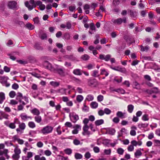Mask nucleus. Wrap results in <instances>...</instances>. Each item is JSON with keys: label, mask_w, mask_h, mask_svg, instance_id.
Returning a JSON list of instances; mask_svg holds the SVG:
<instances>
[{"label": "nucleus", "mask_w": 160, "mask_h": 160, "mask_svg": "<svg viewBox=\"0 0 160 160\" xmlns=\"http://www.w3.org/2000/svg\"><path fill=\"white\" fill-rule=\"evenodd\" d=\"M21 119L23 121H26L28 118L32 119V118L30 116H28L25 113H22L20 115Z\"/></svg>", "instance_id": "nucleus-10"}, {"label": "nucleus", "mask_w": 160, "mask_h": 160, "mask_svg": "<svg viewBox=\"0 0 160 160\" xmlns=\"http://www.w3.org/2000/svg\"><path fill=\"white\" fill-rule=\"evenodd\" d=\"M124 152V150L121 148H119L117 150V152L120 155L123 154Z\"/></svg>", "instance_id": "nucleus-42"}, {"label": "nucleus", "mask_w": 160, "mask_h": 160, "mask_svg": "<svg viewBox=\"0 0 160 160\" xmlns=\"http://www.w3.org/2000/svg\"><path fill=\"white\" fill-rule=\"evenodd\" d=\"M91 106L92 108H96L98 107V104L96 102H91Z\"/></svg>", "instance_id": "nucleus-31"}, {"label": "nucleus", "mask_w": 160, "mask_h": 160, "mask_svg": "<svg viewBox=\"0 0 160 160\" xmlns=\"http://www.w3.org/2000/svg\"><path fill=\"white\" fill-rule=\"evenodd\" d=\"M148 125V124L146 123H140L138 125V127L141 128H145L147 127Z\"/></svg>", "instance_id": "nucleus-30"}, {"label": "nucleus", "mask_w": 160, "mask_h": 160, "mask_svg": "<svg viewBox=\"0 0 160 160\" xmlns=\"http://www.w3.org/2000/svg\"><path fill=\"white\" fill-rule=\"evenodd\" d=\"M43 144L41 142H38L37 143V146L38 148H42L43 147Z\"/></svg>", "instance_id": "nucleus-59"}, {"label": "nucleus", "mask_w": 160, "mask_h": 160, "mask_svg": "<svg viewBox=\"0 0 160 160\" xmlns=\"http://www.w3.org/2000/svg\"><path fill=\"white\" fill-rule=\"evenodd\" d=\"M134 149V147L132 145H130L128 148V150L129 151H132Z\"/></svg>", "instance_id": "nucleus-63"}, {"label": "nucleus", "mask_w": 160, "mask_h": 160, "mask_svg": "<svg viewBox=\"0 0 160 160\" xmlns=\"http://www.w3.org/2000/svg\"><path fill=\"white\" fill-rule=\"evenodd\" d=\"M131 143L133 147L134 146H136L138 145V142L136 141L133 140L131 142Z\"/></svg>", "instance_id": "nucleus-62"}, {"label": "nucleus", "mask_w": 160, "mask_h": 160, "mask_svg": "<svg viewBox=\"0 0 160 160\" xmlns=\"http://www.w3.org/2000/svg\"><path fill=\"white\" fill-rule=\"evenodd\" d=\"M25 4L30 11L35 8L37 6H39V9L41 10H43L45 8V6L42 4V2L40 1L35 2L34 0H30L29 2H25Z\"/></svg>", "instance_id": "nucleus-1"}, {"label": "nucleus", "mask_w": 160, "mask_h": 160, "mask_svg": "<svg viewBox=\"0 0 160 160\" xmlns=\"http://www.w3.org/2000/svg\"><path fill=\"white\" fill-rule=\"evenodd\" d=\"M104 153L105 154L107 155H110L111 152V150L110 149H105L104 151Z\"/></svg>", "instance_id": "nucleus-48"}, {"label": "nucleus", "mask_w": 160, "mask_h": 160, "mask_svg": "<svg viewBox=\"0 0 160 160\" xmlns=\"http://www.w3.org/2000/svg\"><path fill=\"white\" fill-rule=\"evenodd\" d=\"M40 33V38L42 40H44L47 38V35L45 33L43 32L42 30H41Z\"/></svg>", "instance_id": "nucleus-13"}, {"label": "nucleus", "mask_w": 160, "mask_h": 160, "mask_svg": "<svg viewBox=\"0 0 160 160\" xmlns=\"http://www.w3.org/2000/svg\"><path fill=\"white\" fill-rule=\"evenodd\" d=\"M134 109V106L132 105H129L128 106V112L130 113H132Z\"/></svg>", "instance_id": "nucleus-25"}, {"label": "nucleus", "mask_w": 160, "mask_h": 160, "mask_svg": "<svg viewBox=\"0 0 160 160\" xmlns=\"http://www.w3.org/2000/svg\"><path fill=\"white\" fill-rule=\"evenodd\" d=\"M8 8L11 9H14L18 8L17 2L14 1L9 2L8 3Z\"/></svg>", "instance_id": "nucleus-7"}, {"label": "nucleus", "mask_w": 160, "mask_h": 160, "mask_svg": "<svg viewBox=\"0 0 160 160\" xmlns=\"http://www.w3.org/2000/svg\"><path fill=\"white\" fill-rule=\"evenodd\" d=\"M103 96L100 95L97 97V100L99 102H101L103 101Z\"/></svg>", "instance_id": "nucleus-55"}, {"label": "nucleus", "mask_w": 160, "mask_h": 160, "mask_svg": "<svg viewBox=\"0 0 160 160\" xmlns=\"http://www.w3.org/2000/svg\"><path fill=\"white\" fill-rule=\"evenodd\" d=\"M4 71L6 72H8L10 71V68L7 66H5L3 68Z\"/></svg>", "instance_id": "nucleus-60"}, {"label": "nucleus", "mask_w": 160, "mask_h": 160, "mask_svg": "<svg viewBox=\"0 0 160 160\" xmlns=\"http://www.w3.org/2000/svg\"><path fill=\"white\" fill-rule=\"evenodd\" d=\"M151 92L152 93H157L159 92V90L158 88L156 87L153 88L152 89Z\"/></svg>", "instance_id": "nucleus-40"}, {"label": "nucleus", "mask_w": 160, "mask_h": 160, "mask_svg": "<svg viewBox=\"0 0 160 160\" xmlns=\"http://www.w3.org/2000/svg\"><path fill=\"white\" fill-rule=\"evenodd\" d=\"M81 58L82 60L86 61L89 58V56L88 55L84 54L82 56Z\"/></svg>", "instance_id": "nucleus-33"}, {"label": "nucleus", "mask_w": 160, "mask_h": 160, "mask_svg": "<svg viewBox=\"0 0 160 160\" xmlns=\"http://www.w3.org/2000/svg\"><path fill=\"white\" fill-rule=\"evenodd\" d=\"M34 48L38 50H42V48L40 46L39 43H36L34 45Z\"/></svg>", "instance_id": "nucleus-47"}, {"label": "nucleus", "mask_w": 160, "mask_h": 160, "mask_svg": "<svg viewBox=\"0 0 160 160\" xmlns=\"http://www.w3.org/2000/svg\"><path fill=\"white\" fill-rule=\"evenodd\" d=\"M18 122V119L16 118L14 119L13 122L9 123L8 121H6L4 122V124L6 126L9 128L14 129L16 128V126L15 124L16 123L17 124Z\"/></svg>", "instance_id": "nucleus-4"}, {"label": "nucleus", "mask_w": 160, "mask_h": 160, "mask_svg": "<svg viewBox=\"0 0 160 160\" xmlns=\"http://www.w3.org/2000/svg\"><path fill=\"white\" fill-rule=\"evenodd\" d=\"M19 88V86L18 84L16 83H14L12 85V88L14 89L17 90Z\"/></svg>", "instance_id": "nucleus-53"}, {"label": "nucleus", "mask_w": 160, "mask_h": 160, "mask_svg": "<svg viewBox=\"0 0 160 160\" xmlns=\"http://www.w3.org/2000/svg\"><path fill=\"white\" fill-rule=\"evenodd\" d=\"M31 112L34 115H38L40 113V112L39 110L35 108L31 110Z\"/></svg>", "instance_id": "nucleus-12"}, {"label": "nucleus", "mask_w": 160, "mask_h": 160, "mask_svg": "<svg viewBox=\"0 0 160 160\" xmlns=\"http://www.w3.org/2000/svg\"><path fill=\"white\" fill-rule=\"evenodd\" d=\"M16 92L13 91H11L9 93V96L11 98H13L16 95Z\"/></svg>", "instance_id": "nucleus-49"}, {"label": "nucleus", "mask_w": 160, "mask_h": 160, "mask_svg": "<svg viewBox=\"0 0 160 160\" xmlns=\"http://www.w3.org/2000/svg\"><path fill=\"white\" fill-rule=\"evenodd\" d=\"M26 27L28 29L30 30L33 29L34 28V26L30 23L27 24L26 25Z\"/></svg>", "instance_id": "nucleus-26"}, {"label": "nucleus", "mask_w": 160, "mask_h": 160, "mask_svg": "<svg viewBox=\"0 0 160 160\" xmlns=\"http://www.w3.org/2000/svg\"><path fill=\"white\" fill-rule=\"evenodd\" d=\"M34 159L35 160H46V158L44 157H40V155H35Z\"/></svg>", "instance_id": "nucleus-20"}, {"label": "nucleus", "mask_w": 160, "mask_h": 160, "mask_svg": "<svg viewBox=\"0 0 160 160\" xmlns=\"http://www.w3.org/2000/svg\"><path fill=\"white\" fill-rule=\"evenodd\" d=\"M0 114L3 117V118H4L6 119L8 118L9 115L8 114L5 113L4 112L2 111H1L0 112Z\"/></svg>", "instance_id": "nucleus-36"}, {"label": "nucleus", "mask_w": 160, "mask_h": 160, "mask_svg": "<svg viewBox=\"0 0 160 160\" xmlns=\"http://www.w3.org/2000/svg\"><path fill=\"white\" fill-rule=\"evenodd\" d=\"M20 155L16 154H14L12 156V158L13 160H18L20 158Z\"/></svg>", "instance_id": "nucleus-41"}, {"label": "nucleus", "mask_w": 160, "mask_h": 160, "mask_svg": "<svg viewBox=\"0 0 160 160\" xmlns=\"http://www.w3.org/2000/svg\"><path fill=\"white\" fill-rule=\"evenodd\" d=\"M12 138L14 142L17 141L19 144L22 145L24 143V140L19 138L18 137L17 135L13 136Z\"/></svg>", "instance_id": "nucleus-8"}, {"label": "nucleus", "mask_w": 160, "mask_h": 160, "mask_svg": "<svg viewBox=\"0 0 160 160\" xmlns=\"http://www.w3.org/2000/svg\"><path fill=\"white\" fill-rule=\"evenodd\" d=\"M79 119V117L78 115H72L71 120L73 122H75Z\"/></svg>", "instance_id": "nucleus-16"}, {"label": "nucleus", "mask_w": 160, "mask_h": 160, "mask_svg": "<svg viewBox=\"0 0 160 160\" xmlns=\"http://www.w3.org/2000/svg\"><path fill=\"white\" fill-rule=\"evenodd\" d=\"M18 102L14 100H11L10 101V104L12 105H14L17 104Z\"/></svg>", "instance_id": "nucleus-57"}, {"label": "nucleus", "mask_w": 160, "mask_h": 160, "mask_svg": "<svg viewBox=\"0 0 160 160\" xmlns=\"http://www.w3.org/2000/svg\"><path fill=\"white\" fill-rule=\"evenodd\" d=\"M141 51L142 52H147L149 50V48L148 46H146L144 47L142 45L140 46Z\"/></svg>", "instance_id": "nucleus-23"}, {"label": "nucleus", "mask_w": 160, "mask_h": 160, "mask_svg": "<svg viewBox=\"0 0 160 160\" xmlns=\"http://www.w3.org/2000/svg\"><path fill=\"white\" fill-rule=\"evenodd\" d=\"M142 119L144 121H148L149 120L148 115L147 114L143 115L142 117Z\"/></svg>", "instance_id": "nucleus-46"}, {"label": "nucleus", "mask_w": 160, "mask_h": 160, "mask_svg": "<svg viewBox=\"0 0 160 160\" xmlns=\"http://www.w3.org/2000/svg\"><path fill=\"white\" fill-rule=\"evenodd\" d=\"M72 81H75L78 83H80L81 82V80L80 79L74 77H72Z\"/></svg>", "instance_id": "nucleus-44"}, {"label": "nucleus", "mask_w": 160, "mask_h": 160, "mask_svg": "<svg viewBox=\"0 0 160 160\" xmlns=\"http://www.w3.org/2000/svg\"><path fill=\"white\" fill-rule=\"evenodd\" d=\"M60 27L62 28H66L67 29H69L70 28V22H67L66 25L62 24L60 25Z\"/></svg>", "instance_id": "nucleus-18"}, {"label": "nucleus", "mask_w": 160, "mask_h": 160, "mask_svg": "<svg viewBox=\"0 0 160 160\" xmlns=\"http://www.w3.org/2000/svg\"><path fill=\"white\" fill-rule=\"evenodd\" d=\"M96 83L95 80H91L88 82V84L90 86H95Z\"/></svg>", "instance_id": "nucleus-35"}, {"label": "nucleus", "mask_w": 160, "mask_h": 160, "mask_svg": "<svg viewBox=\"0 0 160 160\" xmlns=\"http://www.w3.org/2000/svg\"><path fill=\"white\" fill-rule=\"evenodd\" d=\"M155 145L157 146H160V140L154 139L153 140Z\"/></svg>", "instance_id": "nucleus-43"}, {"label": "nucleus", "mask_w": 160, "mask_h": 160, "mask_svg": "<svg viewBox=\"0 0 160 160\" xmlns=\"http://www.w3.org/2000/svg\"><path fill=\"white\" fill-rule=\"evenodd\" d=\"M89 119L87 118H85L84 119L83 122L84 124V126H88V123L89 122Z\"/></svg>", "instance_id": "nucleus-52"}, {"label": "nucleus", "mask_w": 160, "mask_h": 160, "mask_svg": "<svg viewBox=\"0 0 160 160\" xmlns=\"http://www.w3.org/2000/svg\"><path fill=\"white\" fill-rule=\"evenodd\" d=\"M43 65L44 68L51 71H53L55 70L54 68L53 67L51 64L48 61H44L43 63Z\"/></svg>", "instance_id": "nucleus-6"}, {"label": "nucleus", "mask_w": 160, "mask_h": 160, "mask_svg": "<svg viewBox=\"0 0 160 160\" xmlns=\"http://www.w3.org/2000/svg\"><path fill=\"white\" fill-rule=\"evenodd\" d=\"M61 76H63L64 74L63 69L62 68H57L55 70Z\"/></svg>", "instance_id": "nucleus-14"}, {"label": "nucleus", "mask_w": 160, "mask_h": 160, "mask_svg": "<svg viewBox=\"0 0 160 160\" xmlns=\"http://www.w3.org/2000/svg\"><path fill=\"white\" fill-rule=\"evenodd\" d=\"M90 28L91 30L94 31L95 32L96 30L95 27L94 25V24L92 23L90 25Z\"/></svg>", "instance_id": "nucleus-50"}, {"label": "nucleus", "mask_w": 160, "mask_h": 160, "mask_svg": "<svg viewBox=\"0 0 160 160\" xmlns=\"http://www.w3.org/2000/svg\"><path fill=\"white\" fill-rule=\"evenodd\" d=\"M35 121L38 123H40L42 121L41 117L38 115H37L34 117Z\"/></svg>", "instance_id": "nucleus-24"}, {"label": "nucleus", "mask_w": 160, "mask_h": 160, "mask_svg": "<svg viewBox=\"0 0 160 160\" xmlns=\"http://www.w3.org/2000/svg\"><path fill=\"white\" fill-rule=\"evenodd\" d=\"M74 130L72 131V133L73 134H76L78 132L79 129H81V126L78 125H76L73 127Z\"/></svg>", "instance_id": "nucleus-11"}, {"label": "nucleus", "mask_w": 160, "mask_h": 160, "mask_svg": "<svg viewBox=\"0 0 160 160\" xmlns=\"http://www.w3.org/2000/svg\"><path fill=\"white\" fill-rule=\"evenodd\" d=\"M89 128L88 126H83V132H82V134L83 135L89 136L91 134L90 132L88 131Z\"/></svg>", "instance_id": "nucleus-9"}, {"label": "nucleus", "mask_w": 160, "mask_h": 160, "mask_svg": "<svg viewBox=\"0 0 160 160\" xmlns=\"http://www.w3.org/2000/svg\"><path fill=\"white\" fill-rule=\"evenodd\" d=\"M98 72L97 70H94L92 76L94 77H98L99 75H98Z\"/></svg>", "instance_id": "nucleus-58"}, {"label": "nucleus", "mask_w": 160, "mask_h": 160, "mask_svg": "<svg viewBox=\"0 0 160 160\" xmlns=\"http://www.w3.org/2000/svg\"><path fill=\"white\" fill-rule=\"evenodd\" d=\"M66 89L64 88H62L57 91V92L60 93L61 94H64L65 93Z\"/></svg>", "instance_id": "nucleus-34"}, {"label": "nucleus", "mask_w": 160, "mask_h": 160, "mask_svg": "<svg viewBox=\"0 0 160 160\" xmlns=\"http://www.w3.org/2000/svg\"><path fill=\"white\" fill-rule=\"evenodd\" d=\"M53 130V127L49 125L43 127L40 131L41 133L43 135H47L51 133Z\"/></svg>", "instance_id": "nucleus-3"}, {"label": "nucleus", "mask_w": 160, "mask_h": 160, "mask_svg": "<svg viewBox=\"0 0 160 160\" xmlns=\"http://www.w3.org/2000/svg\"><path fill=\"white\" fill-rule=\"evenodd\" d=\"M28 125L29 127L33 128L36 126L35 123L33 122H28Z\"/></svg>", "instance_id": "nucleus-45"}, {"label": "nucleus", "mask_w": 160, "mask_h": 160, "mask_svg": "<svg viewBox=\"0 0 160 160\" xmlns=\"http://www.w3.org/2000/svg\"><path fill=\"white\" fill-rule=\"evenodd\" d=\"M93 150L95 153H98L100 152L99 148L97 146L94 147L93 148Z\"/></svg>", "instance_id": "nucleus-54"}, {"label": "nucleus", "mask_w": 160, "mask_h": 160, "mask_svg": "<svg viewBox=\"0 0 160 160\" xmlns=\"http://www.w3.org/2000/svg\"><path fill=\"white\" fill-rule=\"evenodd\" d=\"M73 72L74 74L77 75H81L82 74L81 71L79 69H74Z\"/></svg>", "instance_id": "nucleus-19"}, {"label": "nucleus", "mask_w": 160, "mask_h": 160, "mask_svg": "<svg viewBox=\"0 0 160 160\" xmlns=\"http://www.w3.org/2000/svg\"><path fill=\"white\" fill-rule=\"evenodd\" d=\"M142 154V153L139 149L137 150L134 153L135 156L136 158L141 156Z\"/></svg>", "instance_id": "nucleus-28"}, {"label": "nucleus", "mask_w": 160, "mask_h": 160, "mask_svg": "<svg viewBox=\"0 0 160 160\" xmlns=\"http://www.w3.org/2000/svg\"><path fill=\"white\" fill-rule=\"evenodd\" d=\"M124 113H123L122 112L118 111L117 113V115L119 118H125Z\"/></svg>", "instance_id": "nucleus-27"}, {"label": "nucleus", "mask_w": 160, "mask_h": 160, "mask_svg": "<svg viewBox=\"0 0 160 160\" xmlns=\"http://www.w3.org/2000/svg\"><path fill=\"white\" fill-rule=\"evenodd\" d=\"M83 97L81 95H78L77 97L76 100L79 102H81L83 100Z\"/></svg>", "instance_id": "nucleus-29"}, {"label": "nucleus", "mask_w": 160, "mask_h": 160, "mask_svg": "<svg viewBox=\"0 0 160 160\" xmlns=\"http://www.w3.org/2000/svg\"><path fill=\"white\" fill-rule=\"evenodd\" d=\"M111 57V55L109 54L105 56L104 60L105 61H108Z\"/></svg>", "instance_id": "nucleus-61"}, {"label": "nucleus", "mask_w": 160, "mask_h": 160, "mask_svg": "<svg viewBox=\"0 0 160 160\" xmlns=\"http://www.w3.org/2000/svg\"><path fill=\"white\" fill-rule=\"evenodd\" d=\"M75 157L76 159H80L82 158V156L81 154L77 153L75 154Z\"/></svg>", "instance_id": "nucleus-38"}, {"label": "nucleus", "mask_w": 160, "mask_h": 160, "mask_svg": "<svg viewBox=\"0 0 160 160\" xmlns=\"http://www.w3.org/2000/svg\"><path fill=\"white\" fill-rule=\"evenodd\" d=\"M16 99L23 105H26V103L23 101H22V99H24L27 103H28V98L26 96L23 97L22 93L19 92H18L17 93Z\"/></svg>", "instance_id": "nucleus-2"}, {"label": "nucleus", "mask_w": 160, "mask_h": 160, "mask_svg": "<svg viewBox=\"0 0 160 160\" xmlns=\"http://www.w3.org/2000/svg\"><path fill=\"white\" fill-rule=\"evenodd\" d=\"M94 99V97L92 95H88L86 98V100L90 101H92Z\"/></svg>", "instance_id": "nucleus-32"}, {"label": "nucleus", "mask_w": 160, "mask_h": 160, "mask_svg": "<svg viewBox=\"0 0 160 160\" xmlns=\"http://www.w3.org/2000/svg\"><path fill=\"white\" fill-rule=\"evenodd\" d=\"M44 153V154L47 156H49L52 154L51 152L49 150H45Z\"/></svg>", "instance_id": "nucleus-37"}, {"label": "nucleus", "mask_w": 160, "mask_h": 160, "mask_svg": "<svg viewBox=\"0 0 160 160\" xmlns=\"http://www.w3.org/2000/svg\"><path fill=\"white\" fill-rule=\"evenodd\" d=\"M19 124V127L20 128L21 130H24L26 127V125L24 123L22 122L20 123L18 120V123Z\"/></svg>", "instance_id": "nucleus-17"}, {"label": "nucleus", "mask_w": 160, "mask_h": 160, "mask_svg": "<svg viewBox=\"0 0 160 160\" xmlns=\"http://www.w3.org/2000/svg\"><path fill=\"white\" fill-rule=\"evenodd\" d=\"M113 23L115 25H120L123 22L124 23H126V18H123L122 19L121 18H118L117 19H113L111 20Z\"/></svg>", "instance_id": "nucleus-5"}, {"label": "nucleus", "mask_w": 160, "mask_h": 160, "mask_svg": "<svg viewBox=\"0 0 160 160\" xmlns=\"http://www.w3.org/2000/svg\"><path fill=\"white\" fill-rule=\"evenodd\" d=\"M14 152L15 154L19 155L21 153L20 149L19 148L18 146H17L14 149Z\"/></svg>", "instance_id": "nucleus-21"}, {"label": "nucleus", "mask_w": 160, "mask_h": 160, "mask_svg": "<svg viewBox=\"0 0 160 160\" xmlns=\"http://www.w3.org/2000/svg\"><path fill=\"white\" fill-rule=\"evenodd\" d=\"M148 138L149 139H152L154 137V134L153 132H151L148 134Z\"/></svg>", "instance_id": "nucleus-56"}, {"label": "nucleus", "mask_w": 160, "mask_h": 160, "mask_svg": "<svg viewBox=\"0 0 160 160\" xmlns=\"http://www.w3.org/2000/svg\"><path fill=\"white\" fill-rule=\"evenodd\" d=\"M104 113L107 114H109L111 112V111L109 109L106 108L104 109Z\"/></svg>", "instance_id": "nucleus-51"}, {"label": "nucleus", "mask_w": 160, "mask_h": 160, "mask_svg": "<svg viewBox=\"0 0 160 160\" xmlns=\"http://www.w3.org/2000/svg\"><path fill=\"white\" fill-rule=\"evenodd\" d=\"M133 86L134 88L136 89H140V85L136 82L133 83Z\"/></svg>", "instance_id": "nucleus-39"}, {"label": "nucleus", "mask_w": 160, "mask_h": 160, "mask_svg": "<svg viewBox=\"0 0 160 160\" xmlns=\"http://www.w3.org/2000/svg\"><path fill=\"white\" fill-rule=\"evenodd\" d=\"M50 84L54 88L60 85L59 82L52 81L50 82Z\"/></svg>", "instance_id": "nucleus-15"}, {"label": "nucleus", "mask_w": 160, "mask_h": 160, "mask_svg": "<svg viewBox=\"0 0 160 160\" xmlns=\"http://www.w3.org/2000/svg\"><path fill=\"white\" fill-rule=\"evenodd\" d=\"M59 160H66L67 158H65L61 155L58 156Z\"/></svg>", "instance_id": "nucleus-64"}, {"label": "nucleus", "mask_w": 160, "mask_h": 160, "mask_svg": "<svg viewBox=\"0 0 160 160\" xmlns=\"http://www.w3.org/2000/svg\"><path fill=\"white\" fill-rule=\"evenodd\" d=\"M104 122V121L103 119H100L96 120L95 122V124L96 126H99L103 124Z\"/></svg>", "instance_id": "nucleus-22"}]
</instances>
